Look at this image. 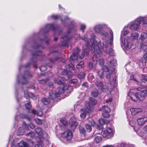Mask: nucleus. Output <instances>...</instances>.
I'll return each instance as SVG.
<instances>
[{"label":"nucleus","instance_id":"f257e3e1","mask_svg":"<svg viewBox=\"0 0 147 147\" xmlns=\"http://www.w3.org/2000/svg\"><path fill=\"white\" fill-rule=\"evenodd\" d=\"M55 94L53 93L50 94L48 98L45 97L42 98L41 99L42 102L45 105H48L50 103L54 102L57 101L59 99L57 98Z\"/></svg>","mask_w":147,"mask_h":147},{"label":"nucleus","instance_id":"f03ea898","mask_svg":"<svg viewBox=\"0 0 147 147\" xmlns=\"http://www.w3.org/2000/svg\"><path fill=\"white\" fill-rule=\"evenodd\" d=\"M61 135L63 138V142L66 144L69 142L73 137V134L71 131L67 130L65 132L61 133Z\"/></svg>","mask_w":147,"mask_h":147},{"label":"nucleus","instance_id":"7ed1b4c3","mask_svg":"<svg viewBox=\"0 0 147 147\" xmlns=\"http://www.w3.org/2000/svg\"><path fill=\"white\" fill-rule=\"evenodd\" d=\"M86 121L88 123L86 124L85 127L87 131L90 132L92 129V126H94L96 125V123L91 118L87 119Z\"/></svg>","mask_w":147,"mask_h":147},{"label":"nucleus","instance_id":"20e7f679","mask_svg":"<svg viewBox=\"0 0 147 147\" xmlns=\"http://www.w3.org/2000/svg\"><path fill=\"white\" fill-rule=\"evenodd\" d=\"M103 138L109 139L113 136L114 133L113 129L110 128H108L106 130L102 131L101 132Z\"/></svg>","mask_w":147,"mask_h":147},{"label":"nucleus","instance_id":"39448f33","mask_svg":"<svg viewBox=\"0 0 147 147\" xmlns=\"http://www.w3.org/2000/svg\"><path fill=\"white\" fill-rule=\"evenodd\" d=\"M96 86L100 90L104 91L107 87L106 85L103 84L102 82L100 81H96L95 82Z\"/></svg>","mask_w":147,"mask_h":147},{"label":"nucleus","instance_id":"423d86ee","mask_svg":"<svg viewBox=\"0 0 147 147\" xmlns=\"http://www.w3.org/2000/svg\"><path fill=\"white\" fill-rule=\"evenodd\" d=\"M147 96V91L143 90L138 92V99L140 101H142L145 99L146 96Z\"/></svg>","mask_w":147,"mask_h":147},{"label":"nucleus","instance_id":"0eeeda50","mask_svg":"<svg viewBox=\"0 0 147 147\" xmlns=\"http://www.w3.org/2000/svg\"><path fill=\"white\" fill-rule=\"evenodd\" d=\"M11 147H28V146L26 142L22 140L19 143H18L17 145L14 144H12Z\"/></svg>","mask_w":147,"mask_h":147},{"label":"nucleus","instance_id":"6e6552de","mask_svg":"<svg viewBox=\"0 0 147 147\" xmlns=\"http://www.w3.org/2000/svg\"><path fill=\"white\" fill-rule=\"evenodd\" d=\"M129 28L134 31H136L138 29V21L136 20L132 22L129 25Z\"/></svg>","mask_w":147,"mask_h":147},{"label":"nucleus","instance_id":"1a4fd4ad","mask_svg":"<svg viewBox=\"0 0 147 147\" xmlns=\"http://www.w3.org/2000/svg\"><path fill=\"white\" fill-rule=\"evenodd\" d=\"M60 122L61 123V127H63L61 129L63 130H65L67 128V125H68L67 122L65 120V118H61L60 119Z\"/></svg>","mask_w":147,"mask_h":147},{"label":"nucleus","instance_id":"9d476101","mask_svg":"<svg viewBox=\"0 0 147 147\" xmlns=\"http://www.w3.org/2000/svg\"><path fill=\"white\" fill-rule=\"evenodd\" d=\"M55 82L58 85H62L64 84L65 82L62 78L58 77L55 78Z\"/></svg>","mask_w":147,"mask_h":147},{"label":"nucleus","instance_id":"9b49d317","mask_svg":"<svg viewBox=\"0 0 147 147\" xmlns=\"http://www.w3.org/2000/svg\"><path fill=\"white\" fill-rule=\"evenodd\" d=\"M60 58L59 57H57L54 59H51L49 62H47L46 65L47 66L51 68L52 67V64L55 62L56 61H58Z\"/></svg>","mask_w":147,"mask_h":147},{"label":"nucleus","instance_id":"f8f14e48","mask_svg":"<svg viewBox=\"0 0 147 147\" xmlns=\"http://www.w3.org/2000/svg\"><path fill=\"white\" fill-rule=\"evenodd\" d=\"M51 29L53 30H54L55 29V28L53 24H47L45 28V31L44 32L45 33L47 32L49 30Z\"/></svg>","mask_w":147,"mask_h":147},{"label":"nucleus","instance_id":"ddd939ff","mask_svg":"<svg viewBox=\"0 0 147 147\" xmlns=\"http://www.w3.org/2000/svg\"><path fill=\"white\" fill-rule=\"evenodd\" d=\"M73 53L76 54V53H77V56L81 59L83 58L84 56V54H83V53H81V55L80 54V50L78 48H76L74 50Z\"/></svg>","mask_w":147,"mask_h":147},{"label":"nucleus","instance_id":"4468645a","mask_svg":"<svg viewBox=\"0 0 147 147\" xmlns=\"http://www.w3.org/2000/svg\"><path fill=\"white\" fill-rule=\"evenodd\" d=\"M70 121L71 123V126L75 128L78 125L77 122L76 121V119L74 117H71L70 119Z\"/></svg>","mask_w":147,"mask_h":147},{"label":"nucleus","instance_id":"2eb2a0df","mask_svg":"<svg viewBox=\"0 0 147 147\" xmlns=\"http://www.w3.org/2000/svg\"><path fill=\"white\" fill-rule=\"evenodd\" d=\"M85 109H87L88 110H91L94 109V107L88 101H86L85 102Z\"/></svg>","mask_w":147,"mask_h":147},{"label":"nucleus","instance_id":"dca6fc26","mask_svg":"<svg viewBox=\"0 0 147 147\" xmlns=\"http://www.w3.org/2000/svg\"><path fill=\"white\" fill-rule=\"evenodd\" d=\"M34 133L32 131H30L27 133L26 135L27 136L26 138L27 140L30 141L32 140L34 136Z\"/></svg>","mask_w":147,"mask_h":147},{"label":"nucleus","instance_id":"f3484780","mask_svg":"<svg viewBox=\"0 0 147 147\" xmlns=\"http://www.w3.org/2000/svg\"><path fill=\"white\" fill-rule=\"evenodd\" d=\"M99 122L100 124H97L96 128L99 130H102L103 128L102 124H103L104 122L102 119H99Z\"/></svg>","mask_w":147,"mask_h":147},{"label":"nucleus","instance_id":"a211bd4d","mask_svg":"<svg viewBox=\"0 0 147 147\" xmlns=\"http://www.w3.org/2000/svg\"><path fill=\"white\" fill-rule=\"evenodd\" d=\"M142 23L144 24H147V19L146 18H138V24Z\"/></svg>","mask_w":147,"mask_h":147},{"label":"nucleus","instance_id":"6ab92c4d","mask_svg":"<svg viewBox=\"0 0 147 147\" xmlns=\"http://www.w3.org/2000/svg\"><path fill=\"white\" fill-rule=\"evenodd\" d=\"M147 121V117H144L138 119V125H141L143 124Z\"/></svg>","mask_w":147,"mask_h":147},{"label":"nucleus","instance_id":"aec40b11","mask_svg":"<svg viewBox=\"0 0 147 147\" xmlns=\"http://www.w3.org/2000/svg\"><path fill=\"white\" fill-rule=\"evenodd\" d=\"M99 94V92L97 90L93 89L91 92V95L94 97H97Z\"/></svg>","mask_w":147,"mask_h":147},{"label":"nucleus","instance_id":"412c9836","mask_svg":"<svg viewBox=\"0 0 147 147\" xmlns=\"http://www.w3.org/2000/svg\"><path fill=\"white\" fill-rule=\"evenodd\" d=\"M35 130V132L36 134L40 136L42 135L43 133L42 129L40 127H37L36 128Z\"/></svg>","mask_w":147,"mask_h":147},{"label":"nucleus","instance_id":"4be33fe9","mask_svg":"<svg viewBox=\"0 0 147 147\" xmlns=\"http://www.w3.org/2000/svg\"><path fill=\"white\" fill-rule=\"evenodd\" d=\"M97 63H92L90 62L89 64L88 67L90 70H94L96 67V65Z\"/></svg>","mask_w":147,"mask_h":147},{"label":"nucleus","instance_id":"5701e85b","mask_svg":"<svg viewBox=\"0 0 147 147\" xmlns=\"http://www.w3.org/2000/svg\"><path fill=\"white\" fill-rule=\"evenodd\" d=\"M122 44L126 47H128L129 46V42H128L127 39L126 38L122 39L121 40Z\"/></svg>","mask_w":147,"mask_h":147},{"label":"nucleus","instance_id":"b1692460","mask_svg":"<svg viewBox=\"0 0 147 147\" xmlns=\"http://www.w3.org/2000/svg\"><path fill=\"white\" fill-rule=\"evenodd\" d=\"M111 111H103V112L102 113V115L104 117L109 118L110 117V114L109 113Z\"/></svg>","mask_w":147,"mask_h":147},{"label":"nucleus","instance_id":"393cba45","mask_svg":"<svg viewBox=\"0 0 147 147\" xmlns=\"http://www.w3.org/2000/svg\"><path fill=\"white\" fill-rule=\"evenodd\" d=\"M143 79L140 81V84L144 87H147V80L146 79Z\"/></svg>","mask_w":147,"mask_h":147},{"label":"nucleus","instance_id":"a878e982","mask_svg":"<svg viewBox=\"0 0 147 147\" xmlns=\"http://www.w3.org/2000/svg\"><path fill=\"white\" fill-rule=\"evenodd\" d=\"M32 113L34 115L37 113V115L38 116L41 117L42 116L43 114V113L42 111H31Z\"/></svg>","mask_w":147,"mask_h":147},{"label":"nucleus","instance_id":"bb28decb","mask_svg":"<svg viewBox=\"0 0 147 147\" xmlns=\"http://www.w3.org/2000/svg\"><path fill=\"white\" fill-rule=\"evenodd\" d=\"M89 103L93 106L97 104V101L92 98L90 97L89 98Z\"/></svg>","mask_w":147,"mask_h":147},{"label":"nucleus","instance_id":"cd10ccee","mask_svg":"<svg viewBox=\"0 0 147 147\" xmlns=\"http://www.w3.org/2000/svg\"><path fill=\"white\" fill-rule=\"evenodd\" d=\"M31 75L29 74L28 71H26L24 74V76L22 77L23 79L24 80L26 81V78L31 77Z\"/></svg>","mask_w":147,"mask_h":147},{"label":"nucleus","instance_id":"c85d7f7f","mask_svg":"<svg viewBox=\"0 0 147 147\" xmlns=\"http://www.w3.org/2000/svg\"><path fill=\"white\" fill-rule=\"evenodd\" d=\"M75 69V67L74 65L72 64H70L68 65V67H67L66 69L67 71H71L72 70H74Z\"/></svg>","mask_w":147,"mask_h":147},{"label":"nucleus","instance_id":"c756f323","mask_svg":"<svg viewBox=\"0 0 147 147\" xmlns=\"http://www.w3.org/2000/svg\"><path fill=\"white\" fill-rule=\"evenodd\" d=\"M24 129L20 127L17 132V135L18 136L22 135L23 134Z\"/></svg>","mask_w":147,"mask_h":147},{"label":"nucleus","instance_id":"7c9ffc66","mask_svg":"<svg viewBox=\"0 0 147 147\" xmlns=\"http://www.w3.org/2000/svg\"><path fill=\"white\" fill-rule=\"evenodd\" d=\"M109 33L110 34V44L111 45H112V42L113 41V33L112 31L110 30H109Z\"/></svg>","mask_w":147,"mask_h":147},{"label":"nucleus","instance_id":"2f4dec72","mask_svg":"<svg viewBox=\"0 0 147 147\" xmlns=\"http://www.w3.org/2000/svg\"><path fill=\"white\" fill-rule=\"evenodd\" d=\"M85 76V74L83 72H80L77 75L78 77L80 79H84Z\"/></svg>","mask_w":147,"mask_h":147},{"label":"nucleus","instance_id":"473e14b6","mask_svg":"<svg viewBox=\"0 0 147 147\" xmlns=\"http://www.w3.org/2000/svg\"><path fill=\"white\" fill-rule=\"evenodd\" d=\"M41 48L40 46H37L36 47H35L34 49H35L36 52L34 53H33L32 55L33 56H38L39 55V54H38L37 52H40L41 51L40 50H38V48Z\"/></svg>","mask_w":147,"mask_h":147},{"label":"nucleus","instance_id":"72a5a7b5","mask_svg":"<svg viewBox=\"0 0 147 147\" xmlns=\"http://www.w3.org/2000/svg\"><path fill=\"white\" fill-rule=\"evenodd\" d=\"M26 109L28 110L32 109V107L30 102L25 104Z\"/></svg>","mask_w":147,"mask_h":147},{"label":"nucleus","instance_id":"f704fd0d","mask_svg":"<svg viewBox=\"0 0 147 147\" xmlns=\"http://www.w3.org/2000/svg\"><path fill=\"white\" fill-rule=\"evenodd\" d=\"M101 26L100 25H97L94 28V30L98 33L100 32L101 29Z\"/></svg>","mask_w":147,"mask_h":147},{"label":"nucleus","instance_id":"c9c22d12","mask_svg":"<svg viewBox=\"0 0 147 147\" xmlns=\"http://www.w3.org/2000/svg\"><path fill=\"white\" fill-rule=\"evenodd\" d=\"M138 94L136 93L135 95H134L132 96L131 97V99L134 101H136L138 100Z\"/></svg>","mask_w":147,"mask_h":147},{"label":"nucleus","instance_id":"e433bc0d","mask_svg":"<svg viewBox=\"0 0 147 147\" xmlns=\"http://www.w3.org/2000/svg\"><path fill=\"white\" fill-rule=\"evenodd\" d=\"M58 92L59 94H55V95L56 96V97L57 98V97L59 96V94L63 93L64 91L63 88H58Z\"/></svg>","mask_w":147,"mask_h":147},{"label":"nucleus","instance_id":"4c0bfd02","mask_svg":"<svg viewBox=\"0 0 147 147\" xmlns=\"http://www.w3.org/2000/svg\"><path fill=\"white\" fill-rule=\"evenodd\" d=\"M73 53L70 56V58L71 59L73 60H75L77 59L78 57L77 56V53Z\"/></svg>","mask_w":147,"mask_h":147},{"label":"nucleus","instance_id":"58836bf2","mask_svg":"<svg viewBox=\"0 0 147 147\" xmlns=\"http://www.w3.org/2000/svg\"><path fill=\"white\" fill-rule=\"evenodd\" d=\"M145 51L147 52V45L146 43H144L142 45L141 44L140 46Z\"/></svg>","mask_w":147,"mask_h":147},{"label":"nucleus","instance_id":"ea45409f","mask_svg":"<svg viewBox=\"0 0 147 147\" xmlns=\"http://www.w3.org/2000/svg\"><path fill=\"white\" fill-rule=\"evenodd\" d=\"M110 63L112 66L116 65L117 64L116 60L115 59H111L110 61Z\"/></svg>","mask_w":147,"mask_h":147},{"label":"nucleus","instance_id":"a19ab883","mask_svg":"<svg viewBox=\"0 0 147 147\" xmlns=\"http://www.w3.org/2000/svg\"><path fill=\"white\" fill-rule=\"evenodd\" d=\"M95 35L94 34H92L91 36L90 41L92 44H95Z\"/></svg>","mask_w":147,"mask_h":147},{"label":"nucleus","instance_id":"79ce46f5","mask_svg":"<svg viewBox=\"0 0 147 147\" xmlns=\"http://www.w3.org/2000/svg\"><path fill=\"white\" fill-rule=\"evenodd\" d=\"M131 36L132 37V39L133 40H137L138 38V33H133L131 34Z\"/></svg>","mask_w":147,"mask_h":147},{"label":"nucleus","instance_id":"37998d69","mask_svg":"<svg viewBox=\"0 0 147 147\" xmlns=\"http://www.w3.org/2000/svg\"><path fill=\"white\" fill-rule=\"evenodd\" d=\"M44 139V138L41 137L40 138H38L37 139V142L39 144H42L43 142Z\"/></svg>","mask_w":147,"mask_h":147},{"label":"nucleus","instance_id":"c03bdc74","mask_svg":"<svg viewBox=\"0 0 147 147\" xmlns=\"http://www.w3.org/2000/svg\"><path fill=\"white\" fill-rule=\"evenodd\" d=\"M79 129L81 133L84 134L85 133L86 131L85 129L82 126H80L79 127Z\"/></svg>","mask_w":147,"mask_h":147},{"label":"nucleus","instance_id":"a18cd8bd","mask_svg":"<svg viewBox=\"0 0 147 147\" xmlns=\"http://www.w3.org/2000/svg\"><path fill=\"white\" fill-rule=\"evenodd\" d=\"M147 37V34L143 32L141 34L140 38L141 40H144L146 39Z\"/></svg>","mask_w":147,"mask_h":147},{"label":"nucleus","instance_id":"49530a36","mask_svg":"<svg viewBox=\"0 0 147 147\" xmlns=\"http://www.w3.org/2000/svg\"><path fill=\"white\" fill-rule=\"evenodd\" d=\"M70 38L68 37L67 35H65L62 38L61 41H64L65 42H66L69 40Z\"/></svg>","mask_w":147,"mask_h":147},{"label":"nucleus","instance_id":"de8ad7c7","mask_svg":"<svg viewBox=\"0 0 147 147\" xmlns=\"http://www.w3.org/2000/svg\"><path fill=\"white\" fill-rule=\"evenodd\" d=\"M84 62L83 61L80 62L76 66L77 69H80L84 66Z\"/></svg>","mask_w":147,"mask_h":147},{"label":"nucleus","instance_id":"09e8293b","mask_svg":"<svg viewBox=\"0 0 147 147\" xmlns=\"http://www.w3.org/2000/svg\"><path fill=\"white\" fill-rule=\"evenodd\" d=\"M36 123L39 125H41L42 123V121L38 118H36L35 119Z\"/></svg>","mask_w":147,"mask_h":147},{"label":"nucleus","instance_id":"8fccbe9b","mask_svg":"<svg viewBox=\"0 0 147 147\" xmlns=\"http://www.w3.org/2000/svg\"><path fill=\"white\" fill-rule=\"evenodd\" d=\"M102 140V138L100 136L96 137L95 138V140L97 143H99Z\"/></svg>","mask_w":147,"mask_h":147},{"label":"nucleus","instance_id":"3c124183","mask_svg":"<svg viewBox=\"0 0 147 147\" xmlns=\"http://www.w3.org/2000/svg\"><path fill=\"white\" fill-rule=\"evenodd\" d=\"M63 89L64 90H67L69 89H72V87L71 86H69L68 85H66L64 86H63Z\"/></svg>","mask_w":147,"mask_h":147},{"label":"nucleus","instance_id":"603ef678","mask_svg":"<svg viewBox=\"0 0 147 147\" xmlns=\"http://www.w3.org/2000/svg\"><path fill=\"white\" fill-rule=\"evenodd\" d=\"M84 112L80 115V117L84 119L85 118L86 116V111H83Z\"/></svg>","mask_w":147,"mask_h":147},{"label":"nucleus","instance_id":"864d4df0","mask_svg":"<svg viewBox=\"0 0 147 147\" xmlns=\"http://www.w3.org/2000/svg\"><path fill=\"white\" fill-rule=\"evenodd\" d=\"M92 60L94 63H96V61L98 59V58L96 56V55L94 54L92 57Z\"/></svg>","mask_w":147,"mask_h":147},{"label":"nucleus","instance_id":"5fc2aeb1","mask_svg":"<svg viewBox=\"0 0 147 147\" xmlns=\"http://www.w3.org/2000/svg\"><path fill=\"white\" fill-rule=\"evenodd\" d=\"M78 82V80L76 79H73L70 81L69 82L71 84H76Z\"/></svg>","mask_w":147,"mask_h":147},{"label":"nucleus","instance_id":"6e6d98bb","mask_svg":"<svg viewBox=\"0 0 147 147\" xmlns=\"http://www.w3.org/2000/svg\"><path fill=\"white\" fill-rule=\"evenodd\" d=\"M98 74L99 75V77L100 78H102L104 77V72L103 71H99L98 72Z\"/></svg>","mask_w":147,"mask_h":147},{"label":"nucleus","instance_id":"4d7b16f0","mask_svg":"<svg viewBox=\"0 0 147 147\" xmlns=\"http://www.w3.org/2000/svg\"><path fill=\"white\" fill-rule=\"evenodd\" d=\"M47 67L45 66H41L40 67V70L42 71H44L47 69Z\"/></svg>","mask_w":147,"mask_h":147},{"label":"nucleus","instance_id":"13d9d810","mask_svg":"<svg viewBox=\"0 0 147 147\" xmlns=\"http://www.w3.org/2000/svg\"><path fill=\"white\" fill-rule=\"evenodd\" d=\"M47 82L46 80L45 79L42 80L38 81V83L39 84H45Z\"/></svg>","mask_w":147,"mask_h":147},{"label":"nucleus","instance_id":"bf43d9fd","mask_svg":"<svg viewBox=\"0 0 147 147\" xmlns=\"http://www.w3.org/2000/svg\"><path fill=\"white\" fill-rule=\"evenodd\" d=\"M104 59H101L99 60V64L101 66H102L104 65Z\"/></svg>","mask_w":147,"mask_h":147},{"label":"nucleus","instance_id":"052dcab7","mask_svg":"<svg viewBox=\"0 0 147 147\" xmlns=\"http://www.w3.org/2000/svg\"><path fill=\"white\" fill-rule=\"evenodd\" d=\"M109 54L112 56L114 55V53L113 52V50L111 48L109 49Z\"/></svg>","mask_w":147,"mask_h":147},{"label":"nucleus","instance_id":"680f3d73","mask_svg":"<svg viewBox=\"0 0 147 147\" xmlns=\"http://www.w3.org/2000/svg\"><path fill=\"white\" fill-rule=\"evenodd\" d=\"M104 70V71L107 72H109V69L108 66H105L103 67Z\"/></svg>","mask_w":147,"mask_h":147},{"label":"nucleus","instance_id":"e2e57ef3","mask_svg":"<svg viewBox=\"0 0 147 147\" xmlns=\"http://www.w3.org/2000/svg\"><path fill=\"white\" fill-rule=\"evenodd\" d=\"M111 74L110 73L108 72L106 74V77L107 79H110L111 77Z\"/></svg>","mask_w":147,"mask_h":147},{"label":"nucleus","instance_id":"0e129e2a","mask_svg":"<svg viewBox=\"0 0 147 147\" xmlns=\"http://www.w3.org/2000/svg\"><path fill=\"white\" fill-rule=\"evenodd\" d=\"M86 26L85 25H82L81 26V29L84 32V30L86 29Z\"/></svg>","mask_w":147,"mask_h":147},{"label":"nucleus","instance_id":"69168bd1","mask_svg":"<svg viewBox=\"0 0 147 147\" xmlns=\"http://www.w3.org/2000/svg\"><path fill=\"white\" fill-rule=\"evenodd\" d=\"M82 86L86 87H88V84L87 82H84L82 84Z\"/></svg>","mask_w":147,"mask_h":147},{"label":"nucleus","instance_id":"338daca9","mask_svg":"<svg viewBox=\"0 0 147 147\" xmlns=\"http://www.w3.org/2000/svg\"><path fill=\"white\" fill-rule=\"evenodd\" d=\"M102 108H103L102 109V110H108V109H110H110L108 107H107V106H102Z\"/></svg>","mask_w":147,"mask_h":147},{"label":"nucleus","instance_id":"774afa93","mask_svg":"<svg viewBox=\"0 0 147 147\" xmlns=\"http://www.w3.org/2000/svg\"><path fill=\"white\" fill-rule=\"evenodd\" d=\"M132 115H135L138 113V111H130Z\"/></svg>","mask_w":147,"mask_h":147}]
</instances>
